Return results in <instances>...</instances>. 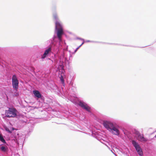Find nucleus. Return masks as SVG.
Masks as SVG:
<instances>
[{
  "instance_id": "nucleus-4",
  "label": "nucleus",
  "mask_w": 156,
  "mask_h": 156,
  "mask_svg": "<svg viewBox=\"0 0 156 156\" xmlns=\"http://www.w3.org/2000/svg\"><path fill=\"white\" fill-rule=\"evenodd\" d=\"M53 19L55 21V34L58 39L62 38V36L64 34L62 26L60 23L58 16L56 12H55L53 13Z\"/></svg>"
},
{
  "instance_id": "nucleus-7",
  "label": "nucleus",
  "mask_w": 156,
  "mask_h": 156,
  "mask_svg": "<svg viewBox=\"0 0 156 156\" xmlns=\"http://www.w3.org/2000/svg\"><path fill=\"white\" fill-rule=\"evenodd\" d=\"M64 70H62V73L60 75L63 74H65L63 72H64ZM61 75H60V76ZM64 79H66V83L68 85L69 84L71 85H72L73 84V82L75 78V74L74 72H71L69 74V76L67 78H66V76L64 75Z\"/></svg>"
},
{
  "instance_id": "nucleus-29",
  "label": "nucleus",
  "mask_w": 156,
  "mask_h": 156,
  "mask_svg": "<svg viewBox=\"0 0 156 156\" xmlns=\"http://www.w3.org/2000/svg\"><path fill=\"white\" fill-rule=\"evenodd\" d=\"M114 44L115 45H121V44Z\"/></svg>"
},
{
  "instance_id": "nucleus-19",
  "label": "nucleus",
  "mask_w": 156,
  "mask_h": 156,
  "mask_svg": "<svg viewBox=\"0 0 156 156\" xmlns=\"http://www.w3.org/2000/svg\"><path fill=\"white\" fill-rule=\"evenodd\" d=\"M29 70H30L32 72L34 73V74H35V68L33 67H29Z\"/></svg>"
},
{
  "instance_id": "nucleus-6",
  "label": "nucleus",
  "mask_w": 156,
  "mask_h": 156,
  "mask_svg": "<svg viewBox=\"0 0 156 156\" xmlns=\"http://www.w3.org/2000/svg\"><path fill=\"white\" fill-rule=\"evenodd\" d=\"M131 142L138 154L140 156H143V151L140 144L136 140H132Z\"/></svg>"
},
{
  "instance_id": "nucleus-30",
  "label": "nucleus",
  "mask_w": 156,
  "mask_h": 156,
  "mask_svg": "<svg viewBox=\"0 0 156 156\" xmlns=\"http://www.w3.org/2000/svg\"><path fill=\"white\" fill-rule=\"evenodd\" d=\"M12 130H15V128L13 127H12Z\"/></svg>"
},
{
  "instance_id": "nucleus-16",
  "label": "nucleus",
  "mask_w": 156,
  "mask_h": 156,
  "mask_svg": "<svg viewBox=\"0 0 156 156\" xmlns=\"http://www.w3.org/2000/svg\"><path fill=\"white\" fill-rule=\"evenodd\" d=\"M5 136H3L2 134L0 132V141L4 144H6V141L4 139Z\"/></svg>"
},
{
  "instance_id": "nucleus-23",
  "label": "nucleus",
  "mask_w": 156,
  "mask_h": 156,
  "mask_svg": "<svg viewBox=\"0 0 156 156\" xmlns=\"http://www.w3.org/2000/svg\"><path fill=\"white\" fill-rule=\"evenodd\" d=\"M99 140L101 142V143H102L103 144H104V142L105 141L102 139H100V140Z\"/></svg>"
},
{
  "instance_id": "nucleus-15",
  "label": "nucleus",
  "mask_w": 156,
  "mask_h": 156,
  "mask_svg": "<svg viewBox=\"0 0 156 156\" xmlns=\"http://www.w3.org/2000/svg\"><path fill=\"white\" fill-rule=\"evenodd\" d=\"M52 60H51V59H50V60H51V61L52 62V63H54L55 64H56V65H57L58 66H62V67H64V66H66V65L67 64L68 65H69V57H68V62H67V61H66V62H64V64L63 65H57V64H56V63H55L54 61V60L53 59V58H52Z\"/></svg>"
},
{
  "instance_id": "nucleus-11",
  "label": "nucleus",
  "mask_w": 156,
  "mask_h": 156,
  "mask_svg": "<svg viewBox=\"0 0 156 156\" xmlns=\"http://www.w3.org/2000/svg\"><path fill=\"white\" fill-rule=\"evenodd\" d=\"M33 93L34 95V97L35 98L37 99H40L42 101H44V96L39 90H33Z\"/></svg>"
},
{
  "instance_id": "nucleus-31",
  "label": "nucleus",
  "mask_w": 156,
  "mask_h": 156,
  "mask_svg": "<svg viewBox=\"0 0 156 156\" xmlns=\"http://www.w3.org/2000/svg\"><path fill=\"white\" fill-rule=\"evenodd\" d=\"M152 139H148L149 140L148 142L149 141H151V140H152Z\"/></svg>"
},
{
  "instance_id": "nucleus-8",
  "label": "nucleus",
  "mask_w": 156,
  "mask_h": 156,
  "mask_svg": "<svg viewBox=\"0 0 156 156\" xmlns=\"http://www.w3.org/2000/svg\"><path fill=\"white\" fill-rule=\"evenodd\" d=\"M77 104L80 107L88 112L90 114H93L91 107L86 103L83 101H80L77 102Z\"/></svg>"
},
{
  "instance_id": "nucleus-10",
  "label": "nucleus",
  "mask_w": 156,
  "mask_h": 156,
  "mask_svg": "<svg viewBox=\"0 0 156 156\" xmlns=\"http://www.w3.org/2000/svg\"><path fill=\"white\" fill-rule=\"evenodd\" d=\"M12 85L14 90L18 89L19 83L18 78L16 74H13L12 77Z\"/></svg>"
},
{
  "instance_id": "nucleus-28",
  "label": "nucleus",
  "mask_w": 156,
  "mask_h": 156,
  "mask_svg": "<svg viewBox=\"0 0 156 156\" xmlns=\"http://www.w3.org/2000/svg\"><path fill=\"white\" fill-rule=\"evenodd\" d=\"M154 138H156V135L154 136V137L151 138V139H154Z\"/></svg>"
},
{
  "instance_id": "nucleus-26",
  "label": "nucleus",
  "mask_w": 156,
  "mask_h": 156,
  "mask_svg": "<svg viewBox=\"0 0 156 156\" xmlns=\"http://www.w3.org/2000/svg\"><path fill=\"white\" fill-rule=\"evenodd\" d=\"M83 41L82 43L80 45L81 46L85 42V41H84V40H83L82 41Z\"/></svg>"
},
{
  "instance_id": "nucleus-13",
  "label": "nucleus",
  "mask_w": 156,
  "mask_h": 156,
  "mask_svg": "<svg viewBox=\"0 0 156 156\" xmlns=\"http://www.w3.org/2000/svg\"><path fill=\"white\" fill-rule=\"evenodd\" d=\"M28 130H27V134L28 135H30L31 133L32 132L34 128V125L31 123H28Z\"/></svg>"
},
{
  "instance_id": "nucleus-17",
  "label": "nucleus",
  "mask_w": 156,
  "mask_h": 156,
  "mask_svg": "<svg viewBox=\"0 0 156 156\" xmlns=\"http://www.w3.org/2000/svg\"><path fill=\"white\" fill-rule=\"evenodd\" d=\"M3 128H4V129H2V130H4L6 132H8V133H12V131L11 130H10L9 128L7 127L5 125H4L3 126Z\"/></svg>"
},
{
  "instance_id": "nucleus-22",
  "label": "nucleus",
  "mask_w": 156,
  "mask_h": 156,
  "mask_svg": "<svg viewBox=\"0 0 156 156\" xmlns=\"http://www.w3.org/2000/svg\"><path fill=\"white\" fill-rule=\"evenodd\" d=\"M81 47V46L80 45L79 46H78L76 49L74 51V53H76L78 50Z\"/></svg>"
},
{
  "instance_id": "nucleus-1",
  "label": "nucleus",
  "mask_w": 156,
  "mask_h": 156,
  "mask_svg": "<svg viewBox=\"0 0 156 156\" xmlns=\"http://www.w3.org/2000/svg\"><path fill=\"white\" fill-rule=\"evenodd\" d=\"M51 46L48 47L45 50L43 55L41 56V58L42 59L48 57L50 55L51 53L53 52L54 56H52L54 61L58 65H63L64 62H68V57L69 60H71L72 56L71 51H64L62 49V46L66 45L65 41L62 38L58 39V38L54 35L51 40Z\"/></svg>"
},
{
  "instance_id": "nucleus-12",
  "label": "nucleus",
  "mask_w": 156,
  "mask_h": 156,
  "mask_svg": "<svg viewBox=\"0 0 156 156\" xmlns=\"http://www.w3.org/2000/svg\"><path fill=\"white\" fill-rule=\"evenodd\" d=\"M8 144H2L0 145V150L2 152L7 153L8 151Z\"/></svg>"
},
{
  "instance_id": "nucleus-20",
  "label": "nucleus",
  "mask_w": 156,
  "mask_h": 156,
  "mask_svg": "<svg viewBox=\"0 0 156 156\" xmlns=\"http://www.w3.org/2000/svg\"><path fill=\"white\" fill-rule=\"evenodd\" d=\"M1 48H0V50ZM5 62L4 60L2 59V56L1 54L0 53V64L1 63L3 64V63Z\"/></svg>"
},
{
  "instance_id": "nucleus-32",
  "label": "nucleus",
  "mask_w": 156,
  "mask_h": 156,
  "mask_svg": "<svg viewBox=\"0 0 156 156\" xmlns=\"http://www.w3.org/2000/svg\"><path fill=\"white\" fill-rule=\"evenodd\" d=\"M75 53H74V51L72 53L73 54H74Z\"/></svg>"
},
{
  "instance_id": "nucleus-27",
  "label": "nucleus",
  "mask_w": 156,
  "mask_h": 156,
  "mask_svg": "<svg viewBox=\"0 0 156 156\" xmlns=\"http://www.w3.org/2000/svg\"><path fill=\"white\" fill-rule=\"evenodd\" d=\"M85 42H91V41L86 40L85 41Z\"/></svg>"
},
{
  "instance_id": "nucleus-18",
  "label": "nucleus",
  "mask_w": 156,
  "mask_h": 156,
  "mask_svg": "<svg viewBox=\"0 0 156 156\" xmlns=\"http://www.w3.org/2000/svg\"><path fill=\"white\" fill-rule=\"evenodd\" d=\"M19 96V92L18 90V89L14 90V94H13V97H18Z\"/></svg>"
},
{
  "instance_id": "nucleus-5",
  "label": "nucleus",
  "mask_w": 156,
  "mask_h": 156,
  "mask_svg": "<svg viewBox=\"0 0 156 156\" xmlns=\"http://www.w3.org/2000/svg\"><path fill=\"white\" fill-rule=\"evenodd\" d=\"M18 112L16 109L13 107H9L8 110L5 111V117L14 118L16 117L18 115Z\"/></svg>"
},
{
  "instance_id": "nucleus-21",
  "label": "nucleus",
  "mask_w": 156,
  "mask_h": 156,
  "mask_svg": "<svg viewBox=\"0 0 156 156\" xmlns=\"http://www.w3.org/2000/svg\"><path fill=\"white\" fill-rule=\"evenodd\" d=\"M91 42L94 43H102V44L105 43L103 42H99V41H91Z\"/></svg>"
},
{
  "instance_id": "nucleus-9",
  "label": "nucleus",
  "mask_w": 156,
  "mask_h": 156,
  "mask_svg": "<svg viewBox=\"0 0 156 156\" xmlns=\"http://www.w3.org/2000/svg\"><path fill=\"white\" fill-rule=\"evenodd\" d=\"M134 134L136 135L137 140L141 142L145 143L149 140L148 138L144 137V135L143 134H141L138 131L135 130Z\"/></svg>"
},
{
  "instance_id": "nucleus-2",
  "label": "nucleus",
  "mask_w": 156,
  "mask_h": 156,
  "mask_svg": "<svg viewBox=\"0 0 156 156\" xmlns=\"http://www.w3.org/2000/svg\"><path fill=\"white\" fill-rule=\"evenodd\" d=\"M104 126L113 135L119 136L120 134L119 129L123 132L125 135L128 137L130 136V133L125 128L119 126L117 124L110 121L105 120L103 122Z\"/></svg>"
},
{
  "instance_id": "nucleus-3",
  "label": "nucleus",
  "mask_w": 156,
  "mask_h": 156,
  "mask_svg": "<svg viewBox=\"0 0 156 156\" xmlns=\"http://www.w3.org/2000/svg\"><path fill=\"white\" fill-rule=\"evenodd\" d=\"M64 74H62L59 77L61 83L62 84L61 88L65 97H76L77 90L75 85L73 84L72 85H68L66 86L64 80Z\"/></svg>"
},
{
  "instance_id": "nucleus-33",
  "label": "nucleus",
  "mask_w": 156,
  "mask_h": 156,
  "mask_svg": "<svg viewBox=\"0 0 156 156\" xmlns=\"http://www.w3.org/2000/svg\"><path fill=\"white\" fill-rule=\"evenodd\" d=\"M154 133V132H153V133H151V134H153Z\"/></svg>"
},
{
  "instance_id": "nucleus-24",
  "label": "nucleus",
  "mask_w": 156,
  "mask_h": 156,
  "mask_svg": "<svg viewBox=\"0 0 156 156\" xmlns=\"http://www.w3.org/2000/svg\"><path fill=\"white\" fill-rule=\"evenodd\" d=\"M76 39H77L80 40H82V41L83 40H84L82 38H80V37H77L76 38Z\"/></svg>"
},
{
  "instance_id": "nucleus-25",
  "label": "nucleus",
  "mask_w": 156,
  "mask_h": 156,
  "mask_svg": "<svg viewBox=\"0 0 156 156\" xmlns=\"http://www.w3.org/2000/svg\"><path fill=\"white\" fill-rule=\"evenodd\" d=\"M92 136H93V137H95L96 138V137L95 136V134L93 133V131H92Z\"/></svg>"
},
{
  "instance_id": "nucleus-14",
  "label": "nucleus",
  "mask_w": 156,
  "mask_h": 156,
  "mask_svg": "<svg viewBox=\"0 0 156 156\" xmlns=\"http://www.w3.org/2000/svg\"><path fill=\"white\" fill-rule=\"evenodd\" d=\"M27 122V119L24 118L20 119L18 122V123L20 126L23 127L26 124Z\"/></svg>"
}]
</instances>
